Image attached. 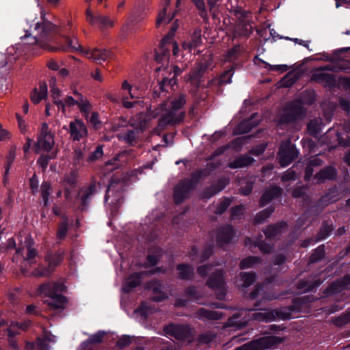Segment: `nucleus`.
<instances>
[{
  "mask_svg": "<svg viewBox=\"0 0 350 350\" xmlns=\"http://www.w3.org/2000/svg\"><path fill=\"white\" fill-rule=\"evenodd\" d=\"M342 130L345 134H347V137L345 139L341 133H337V138L338 140V143L342 146H347L350 144V123L348 122H344L342 125Z\"/></svg>",
  "mask_w": 350,
  "mask_h": 350,
  "instance_id": "79ce46f5",
  "label": "nucleus"
},
{
  "mask_svg": "<svg viewBox=\"0 0 350 350\" xmlns=\"http://www.w3.org/2000/svg\"><path fill=\"white\" fill-rule=\"evenodd\" d=\"M216 338V334L213 332H206L200 334L196 339V345L201 349H206L209 344Z\"/></svg>",
  "mask_w": 350,
  "mask_h": 350,
  "instance_id": "bb28decb",
  "label": "nucleus"
},
{
  "mask_svg": "<svg viewBox=\"0 0 350 350\" xmlns=\"http://www.w3.org/2000/svg\"><path fill=\"white\" fill-rule=\"evenodd\" d=\"M165 333L180 341L191 342L193 339L194 331L188 325L170 324L165 327Z\"/></svg>",
  "mask_w": 350,
  "mask_h": 350,
  "instance_id": "9b49d317",
  "label": "nucleus"
},
{
  "mask_svg": "<svg viewBox=\"0 0 350 350\" xmlns=\"http://www.w3.org/2000/svg\"><path fill=\"white\" fill-rule=\"evenodd\" d=\"M83 55L87 58L96 62H105L112 55L111 51L103 49H88L83 51Z\"/></svg>",
  "mask_w": 350,
  "mask_h": 350,
  "instance_id": "a211bd4d",
  "label": "nucleus"
},
{
  "mask_svg": "<svg viewBox=\"0 0 350 350\" xmlns=\"http://www.w3.org/2000/svg\"><path fill=\"white\" fill-rule=\"evenodd\" d=\"M254 245L257 246L263 254H269L272 250V247L265 243L255 242Z\"/></svg>",
  "mask_w": 350,
  "mask_h": 350,
  "instance_id": "338daca9",
  "label": "nucleus"
},
{
  "mask_svg": "<svg viewBox=\"0 0 350 350\" xmlns=\"http://www.w3.org/2000/svg\"><path fill=\"white\" fill-rule=\"evenodd\" d=\"M250 297L251 299H256L258 297H260V300L259 302L255 304L256 307H258L260 302L262 301H270L275 299H278L279 295H273L268 293L267 288L265 286V285H257L255 290L252 291Z\"/></svg>",
  "mask_w": 350,
  "mask_h": 350,
  "instance_id": "aec40b11",
  "label": "nucleus"
},
{
  "mask_svg": "<svg viewBox=\"0 0 350 350\" xmlns=\"http://www.w3.org/2000/svg\"><path fill=\"white\" fill-rule=\"evenodd\" d=\"M47 85L46 83H40L39 87L34 88L31 92V100L37 104L47 96Z\"/></svg>",
  "mask_w": 350,
  "mask_h": 350,
  "instance_id": "a878e982",
  "label": "nucleus"
},
{
  "mask_svg": "<svg viewBox=\"0 0 350 350\" xmlns=\"http://www.w3.org/2000/svg\"><path fill=\"white\" fill-rule=\"evenodd\" d=\"M86 21L91 25L96 26L101 30L112 28L116 23V20L108 15H94L91 8H87L85 12Z\"/></svg>",
  "mask_w": 350,
  "mask_h": 350,
  "instance_id": "f8f14e48",
  "label": "nucleus"
},
{
  "mask_svg": "<svg viewBox=\"0 0 350 350\" xmlns=\"http://www.w3.org/2000/svg\"><path fill=\"white\" fill-rule=\"evenodd\" d=\"M254 161V160L252 157L247 154H243L229 163L228 167L231 169L241 168L251 165Z\"/></svg>",
  "mask_w": 350,
  "mask_h": 350,
  "instance_id": "c756f323",
  "label": "nucleus"
},
{
  "mask_svg": "<svg viewBox=\"0 0 350 350\" xmlns=\"http://www.w3.org/2000/svg\"><path fill=\"white\" fill-rule=\"evenodd\" d=\"M298 152L289 140L281 144L278 159L282 167H286L292 163L297 157Z\"/></svg>",
  "mask_w": 350,
  "mask_h": 350,
  "instance_id": "ddd939ff",
  "label": "nucleus"
},
{
  "mask_svg": "<svg viewBox=\"0 0 350 350\" xmlns=\"http://www.w3.org/2000/svg\"><path fill=\"white\" fill-rule=\"evenodd\" d=\"M291 308H280L272 310H263L261 312H256L252 314V317L250 319L258 321L270 322L277 319L287 320L291 319L292 317ZM246 312V310H242L239 314H234L228 319L226 326H235L241 328L247 324V320L238 321L240 315H243Z\"/></svg>",
  "mask_w": 350,
  "mask_h": 350,
  "instance_id": "20e7f679",
  "label": "nucleus"
},
{
  "mask_svg": "<svg viewBox=\"0 0 350 350\" xmlns=\"http://www.w3.org/2000/svg\"><path fill=\"white\" fill-rule=\"evenodd\" d=\"M69 133L73 141H80L87 136L88 129L81 120L75 119L69 124Z\"/></svg>",
  "mask_w": 350,
  "mask_h": 350,
  "instance_id": "f3484780",
  "label": "nucleus"
},
{
  "mask_svg": "<svg viewBox=\"0 0 350 350\" xmlns=\"http://www.w3.org/2000/svg\"><path fill=\"white\" fill-rule=\"evenodd\" d=\"M170 0H163L162 1V5H163V8L162 10L159 13L157 21H156V25L157 27H159L160 25L163 24H167L169 23L172 18H174V14H167L166 10H167V6L170 4Z\"/></svg>",
  "mask_w": 350,
  "mask_h": 350,
  "instance_id": "c85d7f7f",
  "label": "nucleus"
},
{
  "mask_svg": "<svg viewBox=\"0 0 350 350\" xmlns=\"http://www.w3.org/2000/svg\"><path fill=\"white\" fill-rule=\"evenodd\" d=\"M131 342V338L128 336H124L116 342V345L120 348L127 347Z\"/></svg>",
  "mask_w": 350,
  "mask_h": 350,
  "instance_id": "e2e57ef3",
  "label": "nucleus"
},
{
  "mask_svg": "<svg viewBox=\"0 0 350 350\" xmlns=\"http://www.w3.org/2000/svg\"><path fill=\"white\" fill-rule=\"evenodd\" d=\"M13 160H14V156L10 154L9 157L8 158L6 164L5 165V173H4L3 179V182L5 185L7 184V183L8 181V175L11 165L13 162Z\"/></svg>",
  "mask_w": 350,
  "mask_h": 350,
  "instance_id": "4d7b16f0",
  "label": "nucleus"
},
{
  "mask_svg": "<svg viewBox=\"0 0 350 350\" xmlns=\"http://www.w3.org/2000/svg\"><path fill=\"white\" fill-rule=\"evenodd\" d=\"M177 269L179 271V277L183 280H191L194 275L193 269L187 265H179Z\"/></svg>",
  "mask_w": 350,
  "mask_h": 350,
  "instance_id": "a19ab883",
  "label": "nucleus"
},
{
  "mask_svg": "<svg viewBox=\"0 0 350 350\" xmlns=\"http://www.w3.org/2000/svg\"><path fill=\"white\" fill-rule=\"evenodd\" d=\"M145 17V13H141L138 15L132 14L123 25L122 31L126 34H128L129 32L136 31L140 27L139 25H138L139 23L142 21Z\"/></svg>",
  "mask_w": 350,
  "mask_h": 350,
  "instance_id": "6ab92c4d",
  "label": "nucleus"
},
{
  "mask_svg": "<svg viewBox=\"0 0 350 350\" xmlns=\"http://www.w3.org/2000/svg\"><path fill=\"white\" fill-rule=\"evenodd\" d=\"M243 52V47L235 45L229 49L224 56L225 62H233L237 59Z\"/></svg>",
  "mask_w": 350,
  "mask_h": 350,
  "instance_id": "e433bc0d",
  "label": "nucleus"
},
{
  "mask_svg": "<svg viewBox=\"0 0 350 350\" xmlns=\"http://www.w3.org/2000/svg\"><path fill=\"white\" fill-rule=\"evenodd\" d=\"M206 170H199L193 174L190 180H185L179 183L174 189V199L176 203H181L194 187L198 179L207 175Z\"/></svg>",
  "mask_w": 350,
  "mask_h": 350,
  "instance_id": "423d86ee",
  "label": "nucleus"
},
{
  "mask_svg": "<svg viewBox=\"0 0 350 350\" xmlns=\"http://www.w3.org/2000/svg\"><path fill=\"white\" fill-rule=\"evenodd\" d=\"M196 315L200 319L208 321H217L224 317L222 312L209 310L204 308H200L197 311Z\"/></svg>",
  "mask_w": 350,
  "mask_h": 350,
  "instance_id": "b1692460",
  "label": "nucleus"
},
{
  "mask_svg": "<svg viewBox=\"0 0 350 350\" xmlns=\"http://www.w3.org/2000/svg\"><path fill=\"white\" fill-rule=\"evenodd\" d=\"M284 340V338L275 336H263L247 342L234 350H264L274 347Z\"/></svg>",
  "mask_w": 350,
  "mask_h": 350,
  "instance_id": "1a4fd4ad",
  "label": "nucleus"
},
{
  "mask_svg": "<svg viewBox=\"0 0 350 350\" xmlns=\"http://www.w3.org/2000/svg\"><path fill=\"white\" fill-rule=\"evenodd\" d=\"M336 176V171L334 167L329 166L321 170L315 176L319 183H323L326 180L334 179Z\"/></svg>",
  "mask_w": 350,
  "mask_h": 350,
  "instance_id": "473e14b6",
  "label": "nucleus"
},
{
  "mask_svg": "<svg viewBox=\"0 0 350 350\" xmlns=\"http://www.w3.org/2000/svg\"><path fill=\"white\" fill-rule=\"evenodd\" d=\"M325 70L333 71L332 66L327 65L316 70L312 75L311 79L319 83H323L325 86L332 87L336 83V79L332 74L324 72Z\"/></svg>",
  "mask_w": 350,
  "mask_h": 350,
  "instance_id": "2eb2a0df",
  "label": "nucleus"
},
{
  "mask_svg": "<svg viewBox=\"0 0 350 350\" xmlns=\"http://www.w3.org/2000/svg\"><path fill=\"white\" fill-rule=\"evenodd\" d=\"M240 276V281L242 282V283L239 284V281L237 280L235 282L237 286H241L243 288H247L250 286L256 279V275L254 273H241Z\"/></svg>",
  "mask_w": 350,
  "mask_h": 350,
  "instance_id": "ea45409f",
  "label": "nucleus"
},
{
  "mask_svg": "<svg viewBox=\"0 0 350 350\" xmlns=\"http://www.w3.org/2000/svg\"><path fill=\"white\" fill-rule=\"evenodd\" d=\"M332 322L336 327H342L350 323V310H347L340 316L333 318Z\"/></svg>",
  "mask_w": 350,
  "mask_h": 350,
  "instance_id": "37998d69",
  "label": "nucleus"
},
{
  "mask_svg": "<svg viewBox=\"0 0 350 350\" xmlns=\"http://www.w3.org/2000/svg\"><path fill=\"white\" fill-rule=\"evenodd\" d=\"M54 146V135L50 131L47 123L43 122L37 137L35 152L36 153L51 152L54 150H57Z\"/></svg>",
  "mask_w": 350,
  "mask_h": 350,
  "instance_id": "6e6552de",
  "label": "nucleus"
},
{
  "mask_svg": "<svg viewBox=\"0 0 350 350\" xmlns=\"http://www.w3.org/2000/svg\"><path fill=\"white\" fill-rule=\"evenodd\" d=\"M257 116V114L254 113L251 116L250 118L243 120L236 128V133L243 134L250 132L252 128L256 126L259 123Z\"/></svg>",
  "mask_w": 350,
  "mask_h": 350,
  "instance_id": "5701e85b",
  "label": "nucleus"
},
{
  "mask_svg": "<svg viewBox=\"0 0 350 350\" xmlns=\"http://www.w3.org/2000/svg\"><path fill=\"white\" fill-rule=\"evenodd\" d=\"M229 183L228 178H222L219 180L217 185L211 186L206 189L203 193L204 198H209L215 194L221 191Z\"/></svg>",
  "mask_w": 350,
  "mask_h": 350,
  "instance_id": "2f4dec72",
  "label": "nucleus"
},
{
  "mask_svg": "<svg viewBox=\"0 0 350 350\" xmlns=\"http://www.w3.org/2000/svg\"><path fill=\"white\" fill-rule=\"evenodd\" d=\"M206 284L211 288L217 291V299L221 300L224 298L226 295V288L222 270L217 269L211 275V276L207 281Z\"/></svg>",
  "mask_w": 350,
  "mask_h": 350,
  "instance_id": "4468645a",
  "label": "nucleus"
},
{
  "mask_svg": "<svg viewBox=\"0 0 350 350\" xmlns=\"http://www.w3.org/2000/svg\"><path fill=\"white\" fill-rule=\"evenodd\" d=\"M45 14L43 8H41V21L28 23L24 27L25 35L21 36L23 40V45L31 47L30 50L33 53L38 48L44 49L48 51H55L56 49L48 47L44 40H48L52 33H58L59 36L68 38V35L72 33V25L71 21L61 24L59 27L53 25L51 22L44 19Z\"/></svg>",
  "mask_w": 350,
  "mask_h": 350,
  "instance_id": "f257e3e1",
  "label": "nucleus"
},
{
  "mask_svg": "<svg viewBox=\"0 0 350 350\" xmlns=\"http://www.w3.org/2000/svg\"><path fill=\"white\" fill-rule=\"evenodd\" d=\"M146 273H135L131 275L127 280L126 283L123 287V289L126 292H129L133 288L139 285L141 282L142 276Z\"/></svg>",
  "mask_w": 350,
  "mask_h": 350,
  "instance_id": "72a5a7b5",
  "label": "nucleus"
},
{
  "mask_svg": "<svg viewBox=\"0 0 350 350\" xmlns=\"http://www.w3.org/2000/svg\"><path fill=\"white\" fill-rule=\"evenodd\" d=\"M234 233L232 226H226L219 229L216 235L217 243L222 246L230 241Z\"/></svg>",
  "mask_w": 350,
  "mask_h": 350,
  "instance_id": "4be33fe9",
  "label": "nucleus"
},
{
  "mask_svg": "<svg viewBox=\"0 0 350 350\" xmlns=\"http://www.w3.org/2000/svg\"><path fill=\"white\" fill-rule=\"evenodd\" d=\"M332 229L331 225L323 224L319 231L320 239L326 238L332 231Z\"/></svg>",
  "mask_w": 350,
  "mask_h": 350,
  "instance_id": "bf43d9fd",
  "label": "nucleus"
},
{
  "mask_svg": "<svg viewBox=\"0 0 350 350\" xmlns=\"http://www.w3.org/2000/svg\"><path fill=\"white\" fill-rule=\"evenodd\" d=\"M185 103V95L180 94L171 101L167 100L159 105L154 111V116L160 117L158 126L163 129L167 125L181 122L185 115L181 109Z\"/></svg>",
  "mask_w": 350,
  "mask_h": 350,
  "instance_id": "f03ea898",
  "label": "nucleus"
},
{
  "mask_svg": "<svg viewBox=\"0 0 350 350\" xmlns=\"http://www.w3.org/2000/svg\"><path fill=\"white\" fill-rule=\"evenodd\" d=\"M172 50L174 55H177L178 46L173 39L170 37H165L162 39L159 51H157L155 59L159 64L162 65L156 68V72L165 70L169 63L170 51Z\"/></svg>",
  "mask_w": 350,
  "mask_h": 350,
  "instance_id": "0eeeda50",
  "label": "nucleus"
},
{
  "mask_svg": "<svg viewBox=\"0 0 350 350\" xmlns=\"http://www.w3.org/2000/svg\"><path fill=\"white\" fill-rule=\"evenodd\" d=\"M231 204V201L229 198H225L219 202L217 209L215 211V213L221 215L225 212Z\"/></svg>",
  "mask_w": 350,
  "mask_h": 350,
  "instance_id": "864d4df0",
  "label": "nucleus"
},
{
  "mask_svg": "<svg viewBox=\"0 0 350 350\" xmlns=\"http://www.w3.org/2000/svg\"><path fill=\"white\" fill-rule=\"evenodd\" d=\"M51 96L53 103L57 107L59 110L65 113L66 107H72L77 106L79 111L87 118L92 109V104L88 98L79 92L75 87L72 88V96H66L63 100L61 99V90L55 86L51 87Z\"/></svg>",
  "mask_w": 350,
  "mask_h": 350,
  "instance_id": "7ed1b4c3",
  "label": "nucleus"
},
{
  "mask_svg": "<svg viewBox=\"0 0 350 350\" xmlns=\"http://www.w3.org/2000/svg\"><path fill=\"white\" fill-rule=\"evenodd\" d=\"M193 3L196 5V8L200 12V15L202 18L206 17V11L204 0H192Z\"/></svg>",
  "mask_w": 350,
  "mask_h": 350,
  "instance_id": "5fc2aeb1",
  "label": "nucleus"
},
{
  "mask_svg": "<svg viewBox=\"0 0 350 350\" xmlns=\"http://www.w3.org/2000/svg\"><path fill=\"white\" fill-rule=\"evenodd\" d=\"M296 176L295 172L292 168L288 169L282 176V180L286 182L288 180H295Z\"/></svg>",
  "mask_w": 350,
  "mask_h": 350,
  "instance_id": "680f3d73",
  "label": "nucleus"
},
{
  "mask_svg": "<svg viewBox=\"0 0 350 350\" xmlns=\"http://www.w3.org/2000/svg\"><path fill=\"white\" fill-rule=\"evenodd\" d=\"M66 41L68 42V45L66 49H62V50H68L71 51H78L80 52L82 55H83V51L85 49H83L81 45L79 43L78 40L77 38L70 39L69 38H66Z\"/></svg>",
  "mask_w": 350,
  "mask_h": 350,
  "instance_id": "c03bdc74",
  "label": "nucleus"
},
{
  "mask_svg": "<svg viewBox=\"0 0 350 350\" xmlns=\"http://www.w3.org/2000/svg\"><path fill=\"white\" fill-rule=\"evenodd\" d=\"M33 242L31 237H27L25 238V246L27 247V256L24 258L23 263L25 265H31L33 263L36 262V258L37 256V252L34 248H33L32 245Z\"/></svg>",
  "mask_w": 350,
  "mask_h": 350,
  "instance_id": "cd10ccee",
  "label": "nucleus"
},
{
  "mask_svg": "<svg viewBox=\"0 0 350 350\" xmlns=\"http://www.w3.org/2000/svg\"><path fill=\"white\" fill-rule=\"evenodd\" d=\"M30 324L29 321H25L22 323L12 322L8 328L9 336H14L18 334L17 329H21L23 331L26 330L29 327Z\"/></svg>",
  "mask_w": 350,
  "mask_h": 350,
  "instance_id": "4c0bfd02",
  "label": "nucleus"
},
{
  "mask_svg": "<svg viewBox=\"0 0 350 350\" xmlns=\"http://www.w3.org/2000/svg\"><path fill=\"white\" fill-rule=\"evenodd\" d=\"M121 90L122 91H126L128 92L129 96H123L122 98V103L124 108L126 109H131L134 107L137 101L135 100L133 102L129 101L128 98H130L131 99L138 98L139 97L135 94L133 91V85L130 84L128 81L124 80L121 85Z\"/></svg>",
  "mask_w": 350,
  "mask_h": 350,
  "instance_id": "412c9836",
  "label": "nucleus"
},
{
  "mask_svg": "<svg viewBox=\"0 0 350 350\" xmlns=\"http://www.w3.org/2000/svg\"><path fill=\"white\" fill-rule=\"evenodd\" d=\"M46 260L49 264V268H43L38 267L36 270L32 272V274L37 277L48 276L51 273L50 268H54L59 265L63 260L62 253H55L53 254H48L46 256Z\"/></svg>",
  "mask_w": 350,
  "mask_h": 350,
  "instance_id": "dca6fc26",
  "label": "nucleus"
},
{
  "mask_svg": "<svg viewBox=\"0 0 350 350\" xmlns=\"http://www.w3.org/2000/svg\"><path fill=\"white\" fill-rule=\"evenodd\" d=\"M282 193V189L277 186H273L266 189L263 193L260 200V204L261 206L266 205L272 199L280 196Z\"/></svg>",
  "mask_w": 350,
  "mask_h": 350,
  "instance_id": "393cba45",
  "label": "nucleus"
},
{
  "mask_svg": "<svg viewBox=\"0 0 350 350\" xmlns=\"http://www.w3.org/2000/svg\"><path fill=\"white\" fill-rule=\"evenodd\" d=\"M274 209L273 207H268L267 208L260 211L256 215L254 219V223L261 224L264 222L265 219H267L271 215Z\"/></svg>",
  "mask_w": 350,
  "mask_h": 350,
  "instance_id": "de8ad7c7",
  "label": "nucleus"
},
{
  "mask_svg": "<svg viewBox=\"0 0 350 350\" xmlns=\"http://www.w3.org/2000/svg\"><path fill=\"white\" fill-rule=\"evenodd\" d=\"M306 110L303 107L300 100H294L288 103L283 110L278 119V124L289 123L297 119H300L305 116Z\"/></svg>",
  "mask_w": 350,
  "mask_h": 350,
  "instance_id": "9d476101",
  "label": "nucleus"
},
{
  "mask_svg": "<svg viewBox=\"0 0 350 350\" xmlns=\"http://www.w3.org/2000/svg\"><path fill=\"white\" fill-rule=\"evenodd\" d=\"M350 284V275H345L341 280L332 283L327 289L328 293H336Z\"/></svg>",
  "mask_w": 350,
  "mask_h": 350,
  "instance_id": "f704fd0d",
  "label": "nucleus"
},
{
  "mask_svg": "<svg viewBox=\"0 0 350 350\" xmlns=\"http://www.w3.org/2000/svg\"><path fill=\"white\" fill-rule=\"evenodd\" d=\"M105 333L99 332L92 336H91L88 340V343H99L101 342Z\"/></svg>",
  "mask_w": 350,
  "mask_h": 350,
  "instance_id": "69168bd1",
  "label": "nucleus"
},
{
  "mask_svg": "<svg viewBox=\"0 0 350 350\" xmlns=\"http://www.w3.org/2000/svg\"><path fill=\"white\" fill-rule=\"evenodd\" d=\"M40 290L46 297L44 301V304L51 309H64L66 307L67 299L59 294L65 290V286L63 284H44L40 286Z\"/></svg>",
  "mask_w": 350,
  "mask_h": 350,
  "instance_id": "39448f33",
  "label": "nucleus"
},
{
  "mask_svg": "<svg viewBox=\"0 0 350 350\" xmlns=\"http://www.w3.org/2000/svg\"><path fill=\"white\" fill-rule=\"evenodd\" d=\"M185 293L188 299L190 300H198L199 299V296L196 293V288L193 286L189 287L185 291Z\"/></svg>",
  "mask_w": 350,
  "mask_h": 350,
  "instance_id": "774afa93",
  "label": "nucleus"
},
{
  "mask_svg": "<svg viewBox=\"0 0 350 350\" xmlns=\"http://www.w3.org/2000/svg\"><path fill=\"white\" fill-rule=\"evenodd\" d=\"M337 193V191L336 189H332L329 191V193L326 194L325 196H323L322 201L324 202H334L336 201L338 198H336L335 193Z\"/></svg>",
  "mask_w": 350,
  "mask_h": 350,
  "instance_id": "052dcab7",
  "label": "nucleus"
},
{
  "mask_svg": "<svg viewBox=\"0 0 350 350\" xmlns=\"http://www.w3.org/2000/svg\"><path fill=\"white\" fill-rule=\"evenodd\" d=\"M246 142L245 137H237L234 139L230 144V147L234 150L239 151L241 147Z\"/></svg>",
  "mask_w": 350,
  "mask_h": 350,
  "instance_id": "13d9d810",
  "label": "nucleus"
},
{
  "mask_svg": "<svg viewBox=\"0 0 350 350\" xmlns=\"http://www.w3.org/2000/svg\"><path fill=\"white\" fill-rule=\"evenodd\" d=\"M321 130V124L317 120H312L308 124V132L310 135L316 136Z\"/></svg>",
  "mask_w": 350,
  "mask_h": 350,
  "instance_id": "09e8293b",
  "label": "nucleus"
},
{
  "mask_svg": "<svg viewBox=\"0 0 350 350\" xmlns=\"http://www.w3.org/2000/svg\"><path fill=\"white\" fill-rule=\"evenodd\" d=\"M260 261L258 257L250 256L243 259L240 262L241 269H247L252 267L254 264Z\"/></svg>",
  "mask_w": 350,
  "mask_h": 350,
  "instance_id": "8fccbe9b",
  "label": "nucleus"
},
{
  "mask_svg": "<svg viewBox=\"0 0 350 350\" xmlns=\"http://www.w3.org/2000/svg\"><path fill=\"white\" fill-rule=\"evenodd\" d=\"M286 226V224L284 222H281L278 225H271L265 229L264 233L267 239L274 238L280 233H282Z\"/></svg>",
  "mask_w": 350,
  "mask_h": 350,
  "instance_id": "c9c22d12",
  "label": "nucleus"
},
{
  "mask_svg": "<svg viewBox=\"0 0 350 350\" xmlns=\"http://www.w3.org/2000/svg\"><path fill=\"white\" fill-rule=\"evenodd\" d=\"M51 191V186L47 182H44L41 185V193L44 204L46 205L48 203L49 196Z\"/></svg>",
  "mask_w": 350,
  "mask_h": 350,
  "instance_id": "603ef678",
  "label": "nucleus"
},
{
  "mask_svg": "<svg viewBox=\"0 0 350 350\" xmlns=\"http://www.w3.org/2000/svg\"><path fill=\"white\" fill-rule=\"evenodd\" d=\"M325 255V247L321 245L318 247L310 256V262L312 263L317 262L323 258Z\"/></svg>",
  "mask_w": 350,
  "mask_h": 350,
  "instance_id": "3c124183",
  "label": "nucleus"
},
{
  "mask_svg": "<svg viewBox=\"0 0 350 350\" xmlns=\"http://www.w3.org/2000/svg\"><path fill=\"white\" fill-rule=\"evenodd\" d=\"M202 43V38L200 31H196L191 36V40L185 41L183 43V48L184 50H188L189 52L192 49H195L199 46Z\"/></svg>",
  "mask_w": 350,
  "mask_h": 350,
  "instance_id": "7c9ffc66",
  "label": "nucleus"
},
{
  "mask_svg": "<svg viewBox=\"0 0 350 350\" xmlns=\"http://www.w3.org/2000/svg\"><path fill=\"white\" fill-rule=\"evenodd\" d=\"M68 232V224L66 221H62L58 228L57 236L59 239H64Z\"/></svg>",
  "mask_w": 350,
  "mask_h": 350,
  "instance_id": "6e6d98bb",
  "label": "nucleus"
},
{
  "mask_svg": "<svg viewBox=\"0 0 350 350\" xmlns=\"http://www.w3.org/2000/svg\"><path fill=\"white\" fill-rule=\"evenodd\" d=\"M245 207L243 205H239L233 207L231 210V217L235 219L242 215L244 212Z\"/></svg>",
  "mask_w": 350,
  "mask_h": 350,
  "instance_id": "0e129e2a",
  "label": "nucleus"
},
{
  "mask_svg": "<svg viewBox=\"0 0 350 350\" xmlns=\"http://www.w3.org/2000/svg\"><path fill=\"white\" fill-rule=\"evenodd\" d=\"M321 284V281L320 280H316L313 284L308 281H301L297 285V288L302 292L310 291L319 286Z\"/></svg>",
  "mask_w": 350,
  "mask_h": 350,
  "instance_id": "a18cd8bd",
  "label": "nucleus"
},
{
  "mask_svg": "<svg viewBox=\"0 0 350 350\" xmlns=\"http://www.w3.org/2000/svg\"><path fill=\"white\" fill-rule=\"evenodd\" d=\"M252 32V27L244 23L238 24L234 29V37L247 36Z\"/></svg>",
  "mask_w": 350,
  "mask_h": 350,
  "instance_id": "49530a36",
  "label": "nucleus"
},
{
  "mask_svg": "<svg viewBox=\"0 0 350 350\" xmlns=\"http://www.w3.org/2000/svg\"><path fill=\"white\" fill-rule=\"evenodd\" d=\"M57 152L58 150H54L51 152H46V154H41L37 161V163L42 168L43 170H45L48 165L49 161L51 159H55L57 155Z\"/></svg>",
  "mask_w": 350,
  "mask_h": 350,
  "instance_id": "58836bf2",
  "label": "nucleus"
}]
</instances>
